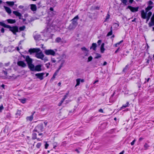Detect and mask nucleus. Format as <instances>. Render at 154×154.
I'll list each match as a JSON object with an SVG mask.
<instances>
[{
    "instance_id": "37",
    "label": "nucleus",
    "mask_w": 154,
    "mask_h": 154,
    "mask_svg": "<svg viewBox=\"0 0 154 154\" xmlns=\"http://www.w3.org/2000/svg\"><path fill=\"white\" fill-rule=\"evenodd\" d=\"M16 114L17 115H18V116L20 115L21 114V111L19 110H17Z\"/></svg>"
},
{
    "instance_id": "3",
    "label": "nucleus",
    "mask_w": 154,
    "mask_h": 154,
    "mask_svg": "<svg viewBox=\"0 0 154 154\" xmlns=\"http://www.w3.org/2000/svg\"><path fill=\"white\" fill-rule=\"evenodd\" d=\"M43 124L40 123L38 124L35 127V129L33 130V131L39 133L40 131H43Z\"/></svg>"
},
{
    "instance_id": "20",
    "label": "nucleus",
    "mask_w": 154,
    "mask_h": 154,
    "mask_svg": "<svg viewBox=\"0 0 154 154\" xmlns=\"http://www.w3.org/2000/svg\"><path fill=\"white\" fill-rule=\"evenodd\" d=\"M104 43H103L101 45L100 47V51L101 53H103L105 50V49L104 48Z\"/></svg>"
},
{
    "instance_id": "58",
    "label": "nucleus",
    "mask_w": 154,
    "mask_h": 154,
    "mask_svg": "<svg viewBox=\"0 0 154 154\" xmlns=\"http://www.w3.org/2000/svg\"><path fill=\"white\" fill-rule=\"evenodd\" d=\"M1 32L2 33H4V32L5 30H4V29L3 28H2L1 30Z\"/></svg>"
},
{
    "instance_id": "54",
    "label": "nucleus",
    "mask_w": 154,
    "mask_h": 154,
    "mask_svg": "<svg viewBox=\"0 0 154 154\" xmlns=\"http://www.w3.org/2000/svg\"><path fill=\"white\" fill-rule=\"evenodd\" d=\"M3 108L4 107L2 106H0V112H2V110L3 109Z\"/></svg>"
},
{
    "instance_id": "64",
    "label": "nucleus",
    "mask_w": 154,
    "mask_h": 154,
    "mask_svg": "<svg viewBox=\"0 0 154 154\" xmlns=\"http://www.w3.org/2000/svg\"><path fill=\"white\" fill-rule=\"evenodd\" d=\"M48 122L46 121H45L44 122V124L45 126H46Z\"/></svg>"
},
{
    "instance_id": "55",
    "label": "nucleus",
    "mask_w": 154,
    "mask_h": 154,
    "mask_svg": "<svg viewBox=\"0 0 154 154\" xmlns=\"http://www.w3.org/2000/svg\"><path fill=\"white\" fill-rule=\"evenodd\" d=\"M3 66V64L2 63L0 62V68L2 67Z\"/></svg>"
},
{
    "instance_id": "16",
    "label": "nucleus",
    "mask_w": 154,
    "mask_h": 154,
    "mask_svg": "<svg viewBox=\"0 0 154 154\" xmlns=\"http://www.w3.org/2000/svg\"><path fill=\"white\" fill-rule=\"evenodd\" d=\"M6 21H7L8 23L10 24L14 23L16 22V21L15 19H7Z\"/></svg>"
},
{
    "instance_id": "49",
    "label": "nucleus",
    "mask_w": 154,
    "mask_h": 154,
    "mask_svg": "<svg viewBox=\"0 0 154 154\" xmlns=\"http://www.w3.org/2000/svg\"><path fill=\"white\" fill-rule=\"evenodd\" d=\"M50 65V63H47L46 64L45 66L47 68H49V66Z\"/></svg>"
},
{
    "instance_id": "59",
    "label": "nucleus",
    "mask_w": 154,
    "mask_h": 154,
    "mask_svg": "<svg viewBox=\"0 0 154 154\" xmlns=\"http://www.w3.org/2000/svg\"><path fill=\"white\" fill-rule=\"evenodd\" d=\"M56 76H54V75H53V77H52L51 79V81H53L54 79L55 78Z\"/></svg>"
},
{
    "instance_id": "33",
    "label": "nucleus",
    "mask_w": 154,
    "mask_h": 154,
    "mask_svg": "<svg viewBox=\"0 0 154 154\" xmlns=\"http://www.w3.org/2000/svg\"><path fill=\"white\" fill-rule=\"evenodd\" d=\"M147 14V17H150L152 14V13L151 12L149 11Z\"/></svg>"
},
{
    "instance_id": "53",
    "label": "nucleus",
    "mask_w": 154,
    "mask_h": 154,
    "mask_svg": "<svg viewBox=\"0 0 154 154\" xmlns=\"http://www.w3.org/2000/svg\"><path fill=\"white\" fill-rule=\"evenodd\" d=\"M98 111L99 112H101V113H103V109H100Z\"/></svg>"
},
{
    "instance_id": "27",
    "label": "nucleus",
    "mask_w": 154,
    "mask_h": 154,
    "mask_svg": "<svg viewBox=\"0 0 154 154\" xmlns=\"http://www.w3.org/2000/svg\"><path fill=\"white\" fill-rule=\"evenodd\" d=\"M26 28V26H20L19 28V29L20 31H23Z\"/></svg>"
},
{
    "instance_id": "34",
    "label": "nucleus",
    "mask_w": 154,
    "mask_h": 154,
    "mask_svg": "<svg viewBox=\"0 0 154 154\" xmlns=\"http://www.w3.org/2000/svg\"><path fill=\"white\" fill-rule=\"evenodd\" d=\"M147 14V17H150L152 14V13L151 12L149 11Z\"/></svg>"
},
{
    "instance_id": "2",
    "label": "nucleus",
    "mask_w": 154,
    "mask_h": 154,
    "mask_svg": "<svg viewBox=\"0 0 154 154\" xmlns=\"http://www.w3.org/2000/svg\"><path fill=\"white\" fill-rule=\"evenodd\" d=\"M78 18V16L77 15L72 19V22L69 26V28L70 29H72L75 28L77 25V20Z\"/></svg>"
},
{
    "instance_id": "12",
    "label": "nucleus",
    "mask_w": 154,
    "mask_h": 154,
    "mask_svg": "<svg viewBox=\"0 0 154 154\" xmlns=\"http://www.w3.org/2000/svg\"><path fill=\"white\" fill-rule=\"evenodd\" d=\"M147 12L143 10L141 11V17L143 19H146V18Z\"/></svg>"
},
{
    "instance_id": "60",
    "label": "nucleus",
    "mask_w": 154,
    "mask_h": 154,
    "mask_svg": "<svg viewBox=\"0 0 154 154\" xmlns=\"http://www.w3.org/2000/svg\"><path fill=\"white\" fill-rule=\"evenodd\" d=\"M23 6L21 5L19 6L18 7L20 9H22L23 8Z\"/></svg>"
},
{
    "instance_id": "38",
    "label": "nucleus",
    "mask_w": 154,
    "mask_h": 154,
    "mask_svg": "<svg viewBox=\"0 0 154 154\" xmlns=\"http://www.w3.org/2000/svg\"><path fill=\"white\" fill-rule=\"evenodd\" d=\"M121 1L123 4L126 5L127 2V0H121Z\"/></svg>"
},
{
    "instance_id": "26",
    "label": "nucleus",
    "mask_w": 154,
    "mask_h": 154,
    "mask_svg": "<svg viewBox=\"0 0 154 154\" xmlns=\"http://www.w3.org/2000/svg\"><path fill=\"white\" fill-rule=\"evenodd\" d=\"M81 79H76V84L75 85V87H76V86L79 85L80 84V83L81 82Z\"/></svg>"
},
{
    "instance_id": "8",
    "label": "nucleus",
    "mask_w": 154,
    "mask_h": 154,
    "mask_svg": "<svg viewBox=\"0 0 154 154\" xmlns=\"http://www.w3.org/2000/svg\"><path fill=\"white\" fill-rule=\"evenodd\" d=\"M40 51V49L39 48H30L28 51L29 52L30 54L32 53L36 52L37 53Z\"/></svg>"
},
{
    "instance_id": "19",
    "label": "nucleus",
    "mask_w": 154,
    "mask_h": 154,
    "mask_svg": "<svg viewBox=\"0 0 154 154\" xmlns=\"http://www.w3.org/2000/svg\"><path fill=\"white\" fill-rule=\"evenodd\" d=\"M97 46V45L96 43H93L91 47H90V49H92L93 50L95 51Z\"/></svg>"
},
{
    "instance_id": "6",
    "label": "nucleus",
    "mask_w": 154,
    "mask_h": 154,
    "mask_svg": "<svg viewBox=\"0 0 154 154\" xmlns=\"http://www.w3.org/2000/svg\"><path fill=\"white\" fill-rule=\"evenodd\" d=\"M45 54L47 55H51L54 56L55 55V52L53 50L47 49L44 51Z\"/></svg>"
},
{
    "instance_id": "61",
    "label": "nucleus",
    "mask_w": 154,
    "mask_h": 154,
    "mask_svg": "<svg viewBox=\"0 0 154 154\" xmlns=\"http://www.w3.org/2000/svg\"><path fill=\"white\" fill-rule=\"evenodd\" d=\"M13 9H15V8L17 7V5H14V6H13Z\"/></svg>"
},
{
    "instance_id": "47",
    "label": "nucleus",
    "mask_w": 154,
    "mask_h": 154,
    "mask_svg": "<svg viewBox=\"0 0 154 154\" xmlns=\"http://www.w3.org/2000/svg\"><path fill=\"white\" fill-rule=\"evenodd\" d=\"M136 141V140L134 139L131 143V145L132 146V145H133L134 144V143Z\"/></svg>"
},
{
    "instance_id": "1",
    "label": "nucleus",
    "mask_w": 154,
    "mask_h": 154,
    "mask_svg": "<svg viewBox=\"0 0 154 154\" xmlns=\"http://www.w3.org/2000/svg\"><path fill=\"white\" fill-rule=\"evenodd\" d=\"M0 25L4 28H7L9 29V31H11L14 35H16V32H19L18 27L17 26H11L10 25H7L3 22H0Z\"/></svg>"
},
{
    "instance_id": "56",
    "label": "nucleus",
    "mask_w": 154,
    "mask_h": 154,
    "mask_svg": "<svg viewBox=\"0 0 154 154\" xmlns=\"http://www.w3.org/2000/svg\"><path fill=\"white\" fill-rule=\"evenodd\" d=\"M150 18V17H147L146 16V23H147V22L149 20Z\"/></svg>"
},
{
    "instance_id": "13",
    "label": "nucleus",
    "mask_w": 154,
    "mask_h": 154,
    "mask_svg": "<svg viewBox=\"0 0 154 154\" xmlns=\"http://www.w3.org/2000/svg\"><path fill=\"white\" fill-rule=\"evenodd\" d=\"M13 13L17 16L18 17L19 19H21V17L22 15L20 12L17 11H14L13 12Z\"/></svg>"
},
{
    "instance_id": "9",
    "label": "nucleus",
    "mask_w": 154,
    "mask_h": 154,
    "mask_svg": "<svg viewBox=\"0 0 154 154\" xmlns=\"http://www.w3.org/2000/svg\"><path fill=\"white\" fill-rule=\"evenodd\" d=\"M128 8H129L130 10L132 12H135L138 11L139 7H133L129 5L128 6Z\"/></svg>"
},
{
    "instance_id": "11",
    "label": "nucleus",
    "mask_w": 154,
    "mask_h": 154,
    "mask_svg": "<svg viewBox=\"0 0 154 154\" xmlns=\"http://www.w3.org/2000/svg\"><path fill=\"white\" fill-rule=\"evenodd\" d=\"M17 64L19 66L22 67H25L26 66V64L24 62L22 61H19L17 62Z\"/></svg>"
},
{
    "instance_id": "48",
    "label": "nucleus",
    "mask_w": 154,
    "mask_h": 154,
    "mask_svg": "<svg viewBox=\"0 0 154 154\" xmlns=\"http://www.w3.org/2000/svg\"><path fill=\"white\" fill-rule=\"evenodd\" d=\"M49 146V144L47 143V142H46L45 145V148L46 149H47Z\"/></svg>"
},
{
    "instance_id": "42",
    "label": "nucleus",
    "mask_w": 154,
    "mask_h": 154,
    "mask_svg": "<svg viewBox=\"0 0 154 154\" xmlns=\"http://www.w3.org/2000/svg\"><path fill=\"white\" fill-rule=\"evenodd\" d=\"M81 50L83 51H88V50L87 49L85 48V47H83L81 48Z\"/></svg>"
},
{
    "instance_id": "24",
    "label": "nucleus",
    "mask_w": 154,
    "mask_h": 154,
    "mask_svg": "<svg viewBox=\"0 0 154 154\" xmlns=\"http://www.w3.org/2000/svg\"><path fill=\"white\" fill-rule=\"evenodd\" d=\"M55 42L57 43L61 42L63 43V41H62L60 37H57L55 39Z\"/></svg>"
},
{
    "instance_id": "10",
    "label": "nucleus",
    "mask_w": 154,
    "mask_h": 154,
    "mask_svg": "<svg viewBox=\"0 0 154 154\" xmlns=\"http://www.w3.org/2000/svg\"><path fill=\"white\" fill-rule=\"evenodd\" d=\"M45 73L43 72L38 73L35 74V76L40 80H42L43 79V75Z\"/></svg>"
},
{
    "instance_id": "30",
    "label": "nucleus",
    "mask_w": 154,
    "mask_h": 154,
    "mask_svg": "<svg viewBox=\"0 0 154 154\" xmlns=\"http://www.w3.org/2000/svg\"><path fill=\"white\" fill-rule=\"evenodd\" d=\"M53 148L55 149V148L58 146L57 143V142H55L53 144Z\"/></svg>"
},
{
    "instance_id": "15",
    "label": "nucleus",
    "mask_w": 154,
    "mask_h": 154,
    "mask_svg": "<svg viewBox=\"0 0 154 154\" xmlns=\"http://www.w3.org/2000/svg\"><path fill=\"white\" fill-rule=\"evenodd\" d=\"M30 9L32 11H35L36 10L37 8L36 5L34 4H31L30 5Z\"/></svg>"
},
{
    "instance_id": "52",
    "label": "nucleus",
    "mask_w": 154,
    "mask_h": 154,
    "mask_svg": "<svg viewBox=\"0 0 154 154\" xmlns=\"http://www.w3.org/2000/svg\"><path fill=\"white\" fill-rule=\"evenodd\" d=\"M102 42V40H99L98 41H97V44H98V45H100L101 44V43Z\"/></svg>"
},
{
    "instance_id": "46",
    "label": "nucleus",
    "mask_w": 154,
    "mask_h": 154,
    "mask_svg": "<svg viewBox=\"0 0 154 154\" xmlns=\"http://www.w3.org/2000/svg\"><path fill=\"white\" fill-rule=\"evenodd\" d=\"M51 61L53 63H55L56 62V60H55V59L54 58H51Z\"/></svg>"
},
{
    "instance_id": "18",
    "label": "nucleus",
    "mask_w": 154,
    "mask_h": 154,
    "mask_svg": "<svg viewBox=\"0 0 154 154\" xmlns=\"http://www.w3.org/2000/svg\"><path fill=\"white\" fill-rule=\"evenodd\" d=\"M4 8L6 11L9 14L11 13V9L9 7L6 6H4Z\"/></svg>"
},
{
    "instance_id": "35",
    "label": "nucleus",
    "mask_w": 154,
    "mask_h": 154,
    "mask_svg": "<svg viewBox=\"0 0 154 154\" xmlns=\"http://www.w3.org/2000/svg\"><path fill=\"white\" fill-rule=\"evenodd\" d=\"M101 57V55L100 54H97V56L95 57V59H98Z\"/></svg>"
},
{
    "instance_id": "57",
    "label": "nucleus",
    "mask_w": 154,
    "mask_h": 154,
    "mask_svg": "<svg viewBox=\"0 0 154 154\" xmlns=\"http://www.w3.org/2000/svg\"><path fill=\"white\" fill-rule=\"evenodd\" d=\"M123 42V40H121L120 42L117 43V45H119Z\"/></svg>"
},
{
    "instance_id": "32",
    "label": "nucleus",
    "mask_w": 154,
    "mask_h": 154,
    "mask_svg": "<svg viewBox=\"0 0 154 154\" xmlns=\"http://www.w3.org/2000/svg\"><path fill=\"white\" fill-rule=\"evenodd\" d=\"M64 63V61L63 60V61L61 63V64L59 66V68L58 69V70H59L61 69L62 67H63V64Z\"/></svg>"
},
{
    "instance_id": "50",
    "label": "nucleus",
    "mask_w": 154,
    "mask_h": 154,
    "mask_svg": "<svg viewBox=\"0 0 154 154\" xmlns=\"http://www.w3.org/2000/svg\"><path fill=\"white\" fill-rule=\"evenodd\" d=\"M63 100H61L60 102L59 103L58 105L59 106H60L63 103Z\"/></svg>"
},
{
    "instance_id": "43",
    "label": "nucleus",
    "mask_w": 154,
    "mask_h": 154,
    "mask_svg": "<svg viewBox=\"0 0 154 154\" xmlns=\"http://www.w3.org/2000/svg\"><path fill=\"white\" fill-rule=\"evenodd\" d=\"M59 70L58 69L57 70L56 72H55V73H54L53 75L54 76H56L57 75V73H58Z\"/></svg>"
},
{
    "instance_id": "51",
    "label": "nucleus",
    "mask_w": 154,
    "mask_h": 154,
    "mask_svg": "<svg viewBox=\"0 0 154 154\" xmlns=\"http://www.w3.org/2000/svg\"><path fill=\"white\" fill-rule=\"evenodd\" d=\"M148 4L149 5H151L153 4V2L151 1L150 0L148 2Z\"/></svg>"
},
{
    "instance_id": "40",
    "label": "nucleus",
    "mask_w": 154,
    "mask_h": 154,
    "mask_svg": "<svg viewBox=\"0 0 154 154\" xmlns=\"http://www.w3.org/2000/svg\"><path fill=\"white\" fill-rule=\"evenodd\" d=\"M112 31L111 30H110V32H109L107 34V36H109L111 35H112Z\"/></svg>"
},
{
    "instance_id": "21",
    "label": "nucleus",
    "mask_w": 154,
    "mask_h": 154,
    "mask_svg": "<svg viewBox=\"0 0 154 154\" xmlns=\"http://www.w3.org/2000/svg\"><path fill=\"white\" fill-rule=\"evenodd\" d=\"M6 3L10 6H14V2L13 1H7Z\"/></svg>"
},
{
    "instance_id": "29",
    "label": "nucleus",
    "mask_w": 154,
    "mask_h": 154,
    "mask_svg": "<svg viewBox=\"0 0 154 154\" xmlns=\"http://www.w3.org/2000/svg\"><path fill=\"white\" fill-rule=\"evenodd\" d=\"M128 106H129V103H128V102H127L125 104L123 105L122 108H125L127 107H128Z\"/></svg>"
},
{
    "instance_id": "36",
    "label": "nucleus",
    "mask_w": 154,
    "mask_h": 154,
    "mask_svg": "<svg viewBox=\"0 0 154 154\" xmlns=\"http://www.w3.org/2000/svg\"><path fill=\"white\" fill-rule=\"evenodd\" d=\"M92 59H93V57H92L91 56H90L88 58V60L87 62H89L91 61L92 60Z\"/></svg>"
},
{
    "instance_id": "5",
    "label": "nucleus",
    "mask_w": 154,
    "mask_h": 154,
    "mask_svg": "<svg viewBox=\"0 0 154 154\" xmlns=\"http://www.w3.org/2000/svg\"><path fill=\"white\" fill-rule=\"evenodd\" d=\"M41 67L42 65L40 64L37 65L35 66L33 65L30 69L32 71H36L39 72L42 71Z\"/></svg>"
},
{
    "instance_id": "4",
    "label": "nucleus",
    "mask_w": 154,
    "mask_h": 154,
    "mask_svg": "<svg viewBox=\"0 0 154 154\" xmlns=\"http://www.w3.org/2000/svg\"><path fill=\"white\" fill-rule=\"evenodd\" d=\"M25 61L27 62L29 68L30 69L33 65L32 64V59L30 58L29 56L28 55L26 56L25 58Z\"/></svg>"
},
{
    "instance_id": "14",
    "label": "nucleus",
    "mask_w": 154,
    "mask_h": 154,
    "mask_svg": "<svg viewBox=\"0 0 154 154\" xmlns=\"http://www.w3.org/2000/svg\"><path fill=\"white\" fill-rule=\"evenodd\" d=\"M33 37L35 40H39L41 38V35L38 34H34Z\"/></svg>"
},
{
    "instance_id": "63",
    "label": "nucleus",
    "mask_w": 154,
    "mask_h": 154,
    "mask_svg": "<svg viewBox=\"0 0 154 154\" xmlns=\"http://www.w3.org/2000/svg\"><path fill=\"white\" fill-rule=\"evenodd\" d=\"M9 64H10L9 63H6L5 64V66H9Z\"/></svg>"
},
{
    "instance_id": "31",
    "label": "nucleus",
    "mask_w": 154,
    "mask_h": 154,
    "mask_svg": "<svg viewBox=\"0 0 154 154\" xmlns=\"http://www.w3.org/2000/svg\"><path fill=\"white\" fill-rule=\"evenodd\" d=\"M149 147V146L148 144H147L146 143L144 146V147L145 148L144 149L146 150L147 149H148V148Z\"/></svg>"
},
{
    "instance_id": "39",
    "label": "nucleus",
    "mask_w": 154,
    "mask_h": 154,
    "mask_svg": "<svg viewBox=\"0 0 154 154\" xmlns=\"http://www.w3.org/2000/svg\"><path fill=\"white\" fill-rule=\"evenodd\" d=\"M26 99H22L20 100V102L23 103H26Z\"/></svg>"
},
{
    "instance_id": "23",
    "label": "nucleus",
    "mask_w": 154,
    "mask_h": 154,
    "mask_svg": "<svg viewBox=\"0 0 154 154\" xmlns=\"http://www.w3.org/2000/svg\"><path fill=\"white\" fill-rule=\"evenodd\" d=\"M34 132L33 131V133L32 134V139L33 140L37 139V134L36 133H34Z\"/></svg>"
},
{
    "instance_id": "28",
    "label": "nucleus",
    "mask_w": 154,
    "mask_h": 154,
    "mask_svg": "<svg viewBox=\"0 0 154 154\" xmlns=\"http://www.w3.org/2000/svg\"><path fill=\"white\" fill-rule=\"evenodd\" d=\"M110 17V15L109 14V12H108L106 16V18L105 20H104V22H106L108 20Z\"/></svg>"
},
{
    "instance_id": "44",
    "label": "nucleus",
    "mask_w": 154,
    "mask_h": 154,
    "mask_svg": "<svg viewBox=\"0 0 154 154\" xmlns=\"http://www.w3.org/2000/svg\"><path fill=\"white\" fill-rule=\"evenodd\" d=\"M67 95L68 94H66L62 98V100H63V101H64V100L66 98Z\"/></svg>"
},
{
    "instance_id": "25",
    "label": "nucleus",
    "mask_w": 154,
    "mask_h": 154,
    "mask_svg": "<svg viewBox=\"0 0 154 154\" xmlns=\"http://www.w3.org/2000/svg\"><path fill=\"white\" fill-rule=\"evenodd\" d=\"M152 8V6H150V5H149L145 9V11L146 12H148L149 11L151 10Z\"/></svg>"
},
{
    "instance_id": "41",
    "label": "nucleus",
    "mask_w": 154,
    "mask_h": 154,
    "mask_svg": "<svg viewBox=\"0 0 154 154\" xmlns=\"http://www.w3.org/2000/svg\"><path fill=\"white\" fill-rule=\"evenodd\" d=\"M41 145V143H38L36 145V147L38 148H39L40 147Z\"/></svg>"
},
{
    "instance_id": "17",
    "label": "nucleus",
    "mask_w": 154,
    "mask_h": 154,
    "mask_svg": "<svg viewBox=\"0 0 154 154\" xmlns=\"http://www.w3.org/2000/svg\"><path fill=\"white\" fill-rule=\"evenodd\" d=\"M148 25L149 27H151L153 25L154 26V18H151V22L149 23Z\"/></svg>"
},
{
    "instance_id": "62",
    "label": "nucleus",
    "mask_w": 154,
    "mask_h": 154,
    "mask_svg": "<svg viewBox=\"0 0 154 154\" xmlns=\"http://www.w3.org/2000/svg\"><path fill=\"white\" fill-rule=\"evenodd\" d=\"M120 48H119L117 50H116L115 52V53H116L119 50Z\"/></svg>"
},
{
    "instance_id": "45",
    "label": "nucleus",
    "mask_w": 154,
    "mask_h": 154,
    "mask_svg": "<svg viewBox=\"0 0 154 154\" xmlns=\"http://www.w3.org/2000/svg\"><path fill=\"white\" fill-rule=\"evenodd\" d=\"M113 25L114 26H115V27L116 28H118V27L119 26V24L117 23H115L114 24H113Z\"/></svg>"
},
{
    "instance_id": "7",
    "label": "nucleus",
    "mask_w": 154,
    "mask_h": 154,
    "mask_svg": "<svg viewBox=\"0 0 154 154\" xmlns=\"http://www.w3.org/2000/svg\"><path fill=\"white\" fill-rule=\"evenodd\" d=\"M35 56L38 59H41L42 60H43V58L45 56L43 54L42 51L40 52H37L36 53Z\"/></svg>"
},
{
    "instance_id": "22",
    "label": "nucleus",
    "mask_w": 154,
    "mask_h": 154,
    "mask_svg": "<svg viewBox=\"0 0 154 154\" xmlns=\"http://www.w3.org/2000/svg\"><path fill=\"white\" fill-rule=\"evenodd\" d=\"M33 118V115H32L30 116H28L26 118V119L27 121H31Z\"/></svg>"
}]
</instances>
